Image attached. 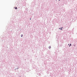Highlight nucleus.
<instances>
[{"label": "nucleus", "mask_w": 77, "mask_h": 77, "mask_svg": "<svg viewBox=\"0 0 77 77\" xmlns=\"http://www.w3.org/2000/svg\"><path fill=\"white\" fill-rule=\"evenodd\" d=\"M60 30H62V28H60Z\"/></svg>", "instance_id": "3"}, {"label": "nucleus", "mask_w": 77, "mask_h": 77, "mask_svg": "<svg viewBox=\"0 0 77 77\" xmlns=\"http://www.w3.org/2000/svg\"><path fill=\"white\" fill-rule=\"evenodd\" d=\"M70 46H71V44H70Z\"/></svg>", "instance_id": "4"}, {"label": "nucleus", "mask_w": 77, "mask_h": 77, "mask_svg": "<svg viewBox=\"0 0 77 77\" xmlns=\"http://www.w3.org/2000/svg\"><path fill=\"white\" fill-rule=\"evenodd\" d=\"M15 9H17V7H16Z\"/></svg>", "instance_id": "2"}, {"label": "nucleus", "mask_w": 77, "mask_h": 77, "mask_svg": "<svg viewBox=\"0 0 77 77\" xmlns=\"http://www.w3.org/2000/svg\"><path fill=\"white\" fill-rule=\"evenodd\" d=\"M59 0V1H60V0Z\"/></svg>", "instance_id": "7"}, {"label": "nucleus", "mask_w": 77, "mask_h": 77, "mask_svg": "<svg viewBox=\"0 0 77 77\" xmlns=\"http://www.w3.org/2000/svg\"><path fill=\"white\" fill-rule=\"evenodd\" d=\"M30 20H31V18L30 19Z\"/></svg>", "instance_id": "5"}, {"label": "nucleus", "mask_w": 77, "mask_h": 77, "mask_svg": "<svg viewBox=\"0 0 77 77\" xmlns=\"http://www.w3.org/2000/svg\"><path fill=\"white\" fill-rule=\"evenodd\" d=\"M69 47H70V45L69 46Z\"/></svg>", "instance_id": "6"}, {"label": "nucleus", "mask_w": 77, "mask_h": 77, "mask_svg": "<svg viewBox=\"0 0 77 77\" xmlns=\"http://www.w3.org/2000/svg\"><path fill=\"white\" fill-rule=\"evenodd\" d=\"M23 35H21V37H23Z\"/></svg>", "instance_id": "1"}]
</instances>
